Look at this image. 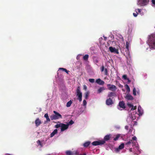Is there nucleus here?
<instances>
[{"instance_id": "obj_38", "label": "nucleus", "mask_w": 155, "mask_h": 155, "mask_svg": "<svg viewBox=\"0 0 155 155\" xmlns=\"http://www.w3.org/2000/svg\"><path fill=\"white\" fill-rule=\"evenodd\" d=\"M136 11V13H133V15L135 17H136L138 15V13L137 12V11Z\"/></svg>"}, {"instance_id": "obj_51", "label": "nucleus", "mask_w": 155, "mask_h": 155, "mask_svg": "<svg viewBox=\"0 0 155 155\" xmlns=\"http://www.w3.org/2000/svg\"><path fill=\"white\" fill-rule=\"evenodd\" d=\"M69 72V71H68V70H67V71H66V73L67 74H68V73Z\"/></svg>"}, {"instance_id": "obj_27", "label": "nucleus", "mask_w": 155, "mask_h": 155, "mask_svg": "<svg viewBox=\"0 0 155 155\" xmlns=\"http://www.w3.org/2000/svg\"><path fill=\"white\" fill-rule=\"evenodd\" d=\"M120 135L119 134H118L117 135H116V137L114 139V141H116L118 138L120 137Z\"/></svg>"}, {"instance_id": "obj_26", "label": "nucleus", "mask_w": 155, "mask_h": 155, "mask_svg": "<svg viewBox=\"0 0 155 155\" xmlns=\"http://www.w3.org/2000/svg\"><path fill=\"white\" fill-rule=\"evenodd\" d=\"M89 55L88 54H85L83 57V59L84 60L87 61L88 59Z\"/></svg>"}, {"instance_id": "obj_12", "label": "nucleus", "mask_w": 155, "mask_h": 155, "mask_svg": "<svg viewBox=\"0 0 155 155\" xmlns=\"http://www.w3.org/2000/svg\"><path fill=\"white\" fill-rule=\"evenodd\" d=\"M96 82L97 84L100 85H103L104 84V81L101 80L100 78L97 79Z\"/></svg>"}, {"instance_id": "obj_17", "label": "nucleus", "mask_w": 155, "mask_h": 155, "mask_svg": "<svg viewBox=\"0 0 155 155\" xmlns=\"http://www.w3.org/2000/svg\"><path fill=\"white\" fill-rule=\"evenodd\" d=\"M111 136V134H109V135H106L104 137V140L105 141L108 140L110 139Z\"/></svg>"}, {"instance_id": "obj_32", "label": "nucleus", "mask_w": 155, "mask_h": 155, "mask_svg": "<svg viewBox=\"0 0 155 155\" xmlns=\"http://www.w3.org/2000/svg\"><path fill=\"white\" fill-rule=\"evenodd\" d=\"M123 78L125 80H127V79L128 78H127V75L126 74H124L123 76Z\"/></svg>"}, {"instance_id": "obj_36", "label": "nucleus", "mask_w": 155, "mask_h": 155, "mask_svg": "<svg viewBox=\"0 0 155 155\" xmlns=\"http://www.w3.org/2000/svg\"><path fill=\"white\" fill-rule=\"evenodd\" d=\"M74 123V121L72 120H71L69 122L68 124L69 125H72Z\"/></svg>"}, {"instance_id": "obj_2", "label": "nucleus", "mask_w": 155, "mask_h": 155, "mask_svg": "<svg viewBox=\"0 0 155 155\" xmlns=\"http://www.w3.org/2000/svg\"><path fill=\"white\" fill-rule=\"evenodd\" d=\"M53 113L54 114L50 116V118L51 120H57L60 118H62V116L59 113L55 111H54Z\"/></svg>"}, {"instance_id": "obj_50", "label": "nucleus", "mask_w": 155, "mask_h": 155, "mask_svg": "<svg viewBox=\"0 0 155 155\" xmlns=\"http://www.w3.org/2000/svg\"><path fill=\"white\" fill-rule=\"evenodd\" d=\"M129 151L130 152H132V148H130L129 149Z\"/></svg>"}, {"instance_id": "obj_19", "label": "nucleus", "mask_w": 155, "mask_h": 155, "mask_svg": "<svg viewBox=\"0 0 155 155\" xmlns=\"http://www.w3.org/2000/svg\"><path fill=\"white\" fill-rule=\"evenodd\" d=\"M141 109V107L140 106H139L138 107V111L140 115H142L143 113V111Z\"/></svg>"}, {"instance_id": "obj_6", "label": "nucleus", "mask_w": 155, "mask_h": 155, "mask_svg": "<svg viewBox=\"0 0 155 155\" xmlns=\"http://www.w3.org/2000/svg\"><path fill=\"white\" fill-rule=\"evenodd\" d=\"M105 142L104 140H100L99 141H96L93 142L92 143V144L94 146L101 145L104 144Z\"/></svg>"}, {"instance_id": "obj_23", "label": "nucleus", "mask_w": 155, "mask_h": 155, "mask_svg": "<svg viewBox=\"0 0 155 155\" xmlns=\"http://www.w3.org/2000/svg\"><path fill=\"white\" fill-rule=\"evenodd\" d=\"M72 103V101L71 100H70V101H69L67 103V104H66V106L67 107H70L71 106Z\"/></svg>"}, {"instance_id": "obj_42", "label": "nucleus", "mask_w": 155, "mask_h": 155, "mask_svg": "<svg viewBox=\"0 0 155 155\" xmlns=\"http://www.w3.org/2000/svg\"><path fill=\"white\" fill-rule=\"evenodd\" d=\"M127 105L128 106L130 107H132L133 106V105H132V104H127Z\"/></svg>"}, {"instance_id": "obj_18", "label": "nucleus", "mask_w": 155, "mask_h": 155, "mask_svg": "<svg viewBox=\"0 0 155 155\" xmlns=\"http://www.w3.org/2000/svg\"><path fill=\"white\" fill-rule=\"evenodd\" d=\"M58 133V130L57 129H55L53 132L51 133L50 134V137H53L55 134Z\"/></svg>"}, {"instance_id": "obj_10", "label": "nucleus", "mask_w": 155, "mask_h": 155, "mask_svg": "<svg viewBox=\"0 0 155 155\" xmlns=\"http://www.w3.org/2000/svg\"><path fill=\"white\" fill-rule=\"evenodd\" d=\"M106 104L108 106L111 105L114 103L113 100L110 98L107 99L106 101Z\"/></svg>"}, {"instance_id": "obj_11", "label": "nucleus", "mask_w": 155, "mask_h": 155, "mask_svg": "<svg viewBox=\"0 0 155 155\" xmlns=\"http://www.w3.org/2000/svg\"><path fill=\"white\" fill-rule=\"evenodd\" d=\"M35 123L36 127H38L41 124V122L40 120L38 118H37L35 121Z\"/></svg>"}, {"instance_id": "obj_43", "label": "nucleus", "mask_w": 155, "mask_h": 155, "mask_svg": "<svg viewBox=\"0 0 155 155\" xmlns=\"http://www.w3.org/2000/svg\"><path fill=\"white\" fill-rule=\"evenodd\" d=\"M127 84H129L131 82L130 80L128 78L127 79Z\"/></svg>"}, {"instance_id": "obj_30", "label": "nucleus", "mask_w": 155, "mask_h": 155, "mask_svg": "<svg viewBox=\"0 0 155 155\" xmlns=\"http://www.w3.org/2000/svg\"><path fill=\"white\" fill-rule=\"evenodd\" d=\"M133 94L135 96L136 95V90L135 88H134L133 90Z\"/></svg>"}, {"instance_id": "obj_13", "label": "nucleus", "mask_w": 155, "mask_h": 155, "mask_svg": "<svg viewBox=\"0 0 155 155\" xmlns=\"http://www.w3.org/2000/svg\"><path fill=\"white\" fill-rule=\"evenodd\" d=\"M107 96L109 98H110V97H116V95L114 92H111L108 93Z\"/></svg>"}, {"instance_id": "obj_35", "label": "nucleus", "mask_w": 155, "mask_h": 155, "mask_svg": "<svg viewBox=\"0 0 155 155\" xmlns=\"http://www.w3.org/2000/svg\"><path fill=\"white\" fill-rule=\"evenodd\" d=\"M37 143L38 145H40L41 147H42V144L40 140H38L37 141Z\"/></svg>"}, {"instance_id": "obj_8", "label": "nucleus", "mask_w": 155, "mask_h": 155, "mask_svg": "<svg viewBox=\"0 0 155 155\" xmlns=\"http://www.w3.org/2000/svg\"><path fill=\"white\" fill-rule=\"evenodd\" d=\"M69 124H65L63 123H61V131H63L67 129L68 127Z\"/></svg>"}, {"instance_id": "obj_33", "label": "nucleus", "mask_w": 155, "mask_h": 155, "mask_svg": "<svg viewBox=\"0 0 155 155\" xmlns=\"http://www.w3.org/2000/svg\"><path fill=\"white\" fill-rule=\"evenodd\" d=\"M55 127L56 128H58L60 127H61V123L59 124H57L55 126Z\"/></svg>"}, {"instance_id": "obj_44", "label": "nucleus", "mask_w": 155, "mask_h": 155, "mask_svg": "<svg viewBox=\"0 0 155 155\" xmlns=\"http://www.w3.org/2000/svg\"><path fill=\"white\" fill-rule=\"evenodd\" d=\"M151 2L152 4L155 5V0H152Z\"/></svg>"}, {"instance_id": "obj_4", "label": "nucleus", "mask_w": 155, "mask_h": 155, "mask_svg": "<svg viewBox=\"0 0 155 155\" xmlns=\"http://www.w3.org/2000/svg\"><path fill=\"white\" fill-rule=\"evenodd\" d=\"M77 96L78 97L79 101L81 102L82 101V93L80 91V87L78 86L77 87L76 90Z\"/></svg>"}, {"instance_id": "obj_52", "label": "nucleus", "mask_w": 155, "mask_h": 155, "mask_svg": "<svg viewBox=\"0 0 155 155\" xmlns=\"http://www.w3.org/2000/svg\"><path fill=\"white\" fill-rule=\"evenodd\" d=\"M5 155H12L9 154V153H6Z\"/></svg>"}, {"instance_id": "obj_28", "label": "nucleus", "mask_w": 155, "mask_h": 155, "mask_svg": "<svg viewBox=\"0 0 155 155\" xmlns=\"http://www.w3.org/2000/svg\"><path fill=\"white\" fill-rule=\"evenodd\" d=\"M125 87L127 91L129 92L130 91V88L129 86L127 84H126L125 85Z\"/></svg>"}, {"instance_id": "obj_21", "label": "nucleus", "mask_w": 155, "mask_h": 155, "mask_svg": "<svg viewBox=\"0 0 155 155\" xmlns=\"http://www.w3.org/2000/svg\"><path fill=\"white\" fill-rule=\"evenodd\" d=\"M44 117L46 118V122H48L50 121V119H49L48 114L46 113L45 114Z\"/></svg>"}, {"instance_id": "obj_16", "label": "nucleus", "mask_w": 155, "mask_h": 155, "mask_svg": "<svg viewBox=\"0 0 155 155\" xmlns=\"http://www.w3.org/2000/svg\"><path fill=\"white\" fill-rule=\"evenodd\" d=\"M124 143H122L120 145L118 148H117L116 149V151L118 152L120 150L123 149L124 147Z\"/></svg>"}, {"instance_id": "obj_5", "label": "nucleus", "mask_w": 155, "mask_h": 155, "mask_svg": "<svg viewBox=\"0 0 155 155\" xmlns=\"http://www.w3.org/2000/svg\"><path fill=\"white\" fill-rule=\"evenodd\" d=\"M149 0H139L137 4L140 6H144L148 4Z\"/></svg>"}, {"instance_id": "obj_53", "label": "nucleus", "mask_w": 155, "mask_h": 155, "mask_svg": "<svg viewBox=\"0 0 155 155\" xmlns=\"http://www.w3.org/2000/svg\"><path fill=\"white\" fill-rule=\"evenodd\" d=\"M67 70L66 69H65V70H64V71H65V72H66V71H67Z\"/></svg>"}, {"instance_id": "obj_22", "label": "nucleus", "mask_w": 155, "mask_h": 155, "mask_svg": "<svg viewBox=\"0 0 155 155\" xmlns=\"http://www.w3.org/2000/svg\"><path fill=\"white\" fill-rule=\"evenodd\" d=\"M104 90L105 89L104 88V87H101L98 90L97 93H100Z\"/></svg>"}, {"instance_id": "obj_41", "label": "nucleus", "mask_w": 155, "mask_h": 155, "mask_svg": "<svg viewBox=\"0 0 155 155\" xmlns=\"http://www.w3.org/2000/svg\"><path fill=\"white\" fill-rule=\"evenodd\" d=\"M136 11H137V12L138 13H140L141 12V9H136Z\"/></svg>"}, {"instance_id": "obj_34", "label": "nucleus", "mask_w": 155, "mask_h": 155, "mask_svg": "<svg viewBox=\"0 0 155 155\" xmlns=\"http://www.w3.org/2000/svg\"><path fill=\"white\" fill-rule=\"evenodd\" d=\"M104 70H105L104 67V66L102 65L101 68V72H103L104 71Z\"/></svg>"}, {"instance_id": "obj_37", "label": "nucleus", "mask_w": 155, "mask_h": 155, "mask_svg": "<svg viewBox=\"0 0 155 155\" xmlns=\"http://www.w3.org/2000/svg\"><path fill=\"white\" fill-rule=\"evenodd\" d=\"M89 82H91V83H94V79H90L89 80Z\"/></svg>"}, {"instance_id": "obj_9", "label": "nucleus", "mask_w": 155, "mask_h": 155, "mask_svg": "<svg viewBox=\"0 0 155 155\" xmlns=\"http://www.w3.org/2000/svg\"><path fill=\"white\" fill-rule=\"evenodd\" d=\"M109 49L111 53H114L115 54H118L119 52L118 49H116L114 47H110L109 48Z\"/></svg>"}, {"instance_id": "obj_14", "label": "nucleus", "mask_w": 155, "mask_h": 155, "mask_svg": "<svg viewBox=\"0 0 155 155\" xmlns=\"http://www.w3.org/2000/svg\"><path fill=\"white\" fill-rule=\"evenodd\" d=\"M125 98L127 100H132L134 99V98L130 94H127L125 97Z\"/></svg>"}, {"instance_id": "obj_7", "label": "nucleus", "mask_w": 155, "mask_h": 155, "mask_svg": "<svg viewBox=\"0 0 155 155\" xmlns=\"http://www.w3.org/2000/svg\"><path fill=\"white\" fill-rule=\"evenodd\" d=\"M108 89L110 91H115L117 89V87L114 85L111 84H108L107 85Z\"/></svg>"}, {"instance_id": "obj_3", "label": "nucleus", "mask_w": 155, "mask_h": 155, "mask_svg": "<svg viewBox=\"0 0 155 155\" xmlns=\"http://www.w3.org/2000/svg\"><path fill=\"white\" fill-rule=\"evenodd\" d=\"M137 142V138L136 136H134L132 138L131 140L125 143V145H128L132 143V146L136 145V143Z\"/></svg>"}, {"instance_id": "obj_49", "label": "nucleus", "mask_w": 155, "mask_h": 155, "mask_svg": "<svg viewBox=\"0 0 155 155\" xmlns=\"http://www.w3.org/2000/svg\"><path fill=\"white\" fill-rule=\"evenodd\" d=\"M135 148H136V149L137 150H139V147L138 146H136L135 147Z\"/></svg>"}, {"instance_id": "obj_39", "label": "nucleus", "mask_w": 155, "mask_h": 155, "mask_svg": "<svg viewBox=\"0 0 155 155\" xmlns=\"http://www.w3.org/2000/svg\"><path fill=\"white\" fill-rule=\"evenodd\" d=\"M86 104H87L86 101L85 100H84V101H83V106H86Z\"/></svg>"}, {"instance_id": "obj_20", "label": "nucleus", "mask_w": 155, "mask_h": 155, "mask_svg": "<svg viewBox=\"0 0 155 155\" xmlns=\"http://www.w3.org/2000/svg\"><path fill=\"white\" fill-rule=\"evenodd\" d=\"M91 143V142L90 141H88L87 142H86L84 143L83 144V146L84 147H88L89 145Z\"/></svg>"}, {"instance_id": "obj_47", "label": "nucleus", "mask_w": 155, "mask_h": 155, "mask_svg": "<svg viewBox=\"0 0 155 155\" xmlns=\"http://www.w3.org/2000/svg\"><path fill=\"white\" fill-rule=\"evenodd\" d=\"M65 69V68H59V70H62L63 71H64Z\"/></svg>"}, {"instance_id": "obj_1", "label": "nucleus", "mask_w": 155, "mask_h": 155, "mask_svg": "<svg viewBox=\"0 0 155 155\" xmlns=\"http://www.w3.org/2000/svg\"><path fill=\"white\" fill-rule=\"evenodd\" d=\"M149 45L151 49H155V34H153L150 36L148 39Z\"/></svg>"}, {"instance_id": "obj_31", "label": "nucleus", "mask_w": 155, "mask_h": 155, "mask_svg": "<svg viewBox=\"0 0 155 155\" xmlns=\"http://www.w3.org/2000/svg\"><path fill=\"white\" fill-rule=\"evenodd\" d=\"M104 74L106 75H107L108 74L107 70V68H105L104 71Z\"/></svg>"}, {"instance_id": "obj_15", "label": "nucleus", "mask_w": 155, "mask_h": 155, "mask_svg": "<svg viewBox=\"0 0 155 155\" xmlns=\"http://www.w3.org/2000/svg\"><path fill=\"white\" fill-rule=\"evenodd\" d=\"M119 106L121 108L124 109L125 108V104L123 101H120L119 103Z\"/></svg>"}, {"instance_id": "obj_25", "label": "nucleus", "mask_w": 155, "mask_h": 155, "mask_svg": "<svg viewBox=\"0 0 155 155\" xmlns=\"http://www.w3.org/2000/svg\"><path fill=\"white\" fill-rule=\"evenodd\" d=\"M89 94V91H87L85 93L84 97L86 99H88Z\"/></svg>"}, {"instance_id": "obj_46", "label": "nucleus", "mask_w": 155, "mask_h": 155, "mask_svg": "<svg viewBox=\"0 0 155 155\" xmlns=\"http://www.w3.org/2000/svg\"><path fill=\"white\" fill-rule=\"evenodd\" d=\"M125 129H126L127 130H128V129H129V127H128V126H126L125 127Z\"/></svg>"}, {"instance_id": "obj_40", "label": "nucleus", "mask_w": 155, "mask_h": 155, "mask_svg": "<svg viewBox=\"0 0 155 155\" xmlns=\"http://www.w3.org/2000/svg\"><path fill=\"white\" fill-rule=\"evenodd\" d=\"M136 108H137L136 106L134 107L133 106L131 108V110H136Z\"/></svg>"}, {"instance_id": "obj_29", "label": "nucleus", "mask_w": 155, "mask_h": 155, "mask_svg": "<svg viewBox=\"0 0 155 155\" xmlns=\"http://www.w3.org/2000/svg\"><path fill=\"white\" fill-rule=\"evenodd\" d=\"M126 48L127 50H128L129 49V44H130V43L128 42L127 41V42H126Z\"/></svg>"}, {"instance_id": "obj_45", "label": "nucleus", "mask_w": 155, "mask_h": 155, "mask_svg": "<svg viewBox=\"0 0 155 155\" xmlns=\"http://www.w3.org/2000/svg\"><path fill=\"white\" fill-rule=\"evenodd\" d=\"M84 89L86 91L87 89V87L86 85H84Z\"/></svg>"}, {"instance_id": "obj_48", "label": "nucleus", "mask_w": 155, "mask_h": 155, "mask_svg": "<svg viewBox=\"0 0 155 155\" xmlns=\"http://www.w3.org/2000/svg\"><path fill=\"white\" fill-rule=\"evenodd\" d=\"M95 62L96 63H98L99 62L98 60L97 59H95Z\"/></svg>"}, {"instance_id": "obj_24", "label": "nucleus", "mask_w": 155, "mask_h": 155, "mask_svg": "<svg viewBox=\"0 0 155 155\" xmlns=\"http://www.w3.org/2000/svg\"><path fill=\"white\" fill-rule=\"evenodd\" d=\"M65 153L66 155H72L73 154L72 152L70 150L66 151Z\"/></svg>"}]
</instances>
